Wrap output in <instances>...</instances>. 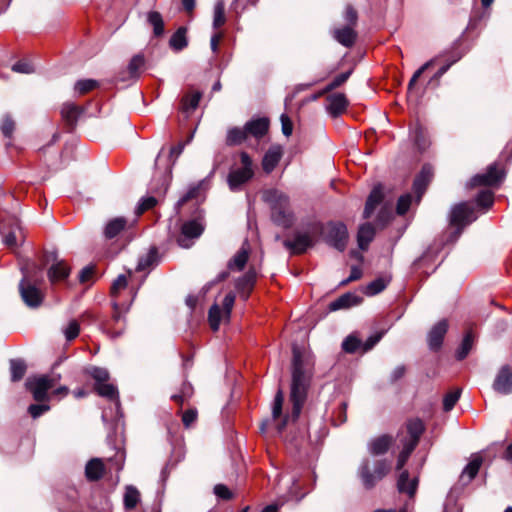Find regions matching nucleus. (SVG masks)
I'll use <instances>...</instances> for the list:
<instances>
[{"mask_svg": "<svg viewBox=\"0 0 512 512\" xmlns=\"http://www.w3.org/2000/svg\"><path fill=\"white\" fill-rule=\"evenodd\" d=\"M312 363L308 355H305L297 346H293L292 383L290 401L292 402V416L297 419L306 401L310 386Z\"/></svg>", "mask_w": 512, "mask_h": 512, "instance_id": "obj_1", "label": "nucleus"}, {"mask_svg": "<svg viewBox=\"0 0 512 512\" xmlns=\"http://www.w3.org/2000/svg\"><path fill=\"white\" fill-rule=\"evenodd\" d=\"M263 199L272 210V219L279 225L289 226L292 223V212L288 196L276 189H270L264 192Z\"/></svg>", "mask_w": 512, "mask_h": 512, "instance_id": "obj_2", "label": "nucleus"}, {"mask_svg": "<svg viewBox=\"0 0 512 512\" xmlns=\"http://www.w3.org/2000/svg\"><path fill=\"white\" fill-rule=\"evenodd\" d=\"M240 164V167L232 168L228 174L227 182L231 191L240 190L254 176L253 161L248 153H240Z\"/></svg>", "mask_w": 512, "mask_h": 512, "instance_id": "obj_3", "label": "nucleus"}, {"mask_svg": "<svg viewBox=\"0 0 512 512\" xmlns=\"http://www.w3.org/2000/svg\"><path fill=\"white\" fill-rule=\"evenodd\" d=\"M234 302L235 295L233 293H228L224 297L221 307L216 303L210 307L208 320L213 331H217L222 322L228 321L230 319Z\"/></svg>", "mask_w": 512, "mask_h": 512, "instance_id": "obj_4", "label": "nucleus"}, {"mask_svg": "<svg viewBox=\"0 0 512 512\" xmlns=\"http://www.w3.org/2000/svg\"><path fill=\"white\" fill-rule=\"evenodd\" d=\"M59 379L60 375L55 377L42 375L39 377L28 378L26 381V387L32 393L34 400L41 402L49 399L48 391L55 386Z\"/></svg>", "mask_w": 512, "mask_h": 512, "instance_id": "obj_5", "label": "nucleus"}, {"mask_svg": "<svg viewBox=\"0 0 512 512\" xmlns=\"http://www.w3.org/2000/svg\"><path fill=\"white\" fill-rule=\"evenodd\" d=\"M390 471V465L386 461H378L375 464L374 472L369 469V462L363 461L360 466L359 474L364 486L368 489L375 486L376 482L385 477Z\"/></svg>", "mask_w": 512, "mask_h": 512, "instance_id": "obj_6", "label": "nucleus"}, {"mask_svg": "<svg viewBox=\"0 0 512 512\" xmlns=\"http://www.w3.org/2000/svg\"><path fill=\"white\" fill-rule=\"evenodd\" d=\"M19 291L22 300L27 306L35 308L41 305L44 295L42 291L31 282L27 275L21 280Z\"/></svg>", "mask_w": 512, "mask_h": 512, "instance_id": "obj_7", "label": "nucleus"}, {"mask_svg": "<svg viewBox=\"0 0 512 512\" xmlns=\"http://www.w3.org/2000/svg\"><path fill=\"white\" fill-rule=\"evenodd\" d=\"M475 219L474 211L467 203L455 205L450 213V224L458 228V233Z\"/></svg>", "mask_w": 512, "mask_h": 512, "instance_id": "obj_8", "label": "nucleus"}, {"mask_svg": "<svg viewBox=\"0 0 512 512\" xmlns=\"http://www.w3.org/2000/svg\"><path fill=\"white\" fill-rule=\"evenodd\" d=\"M505 177L504 170L497 164H491L488 166L487 171L483 174L475 175L470 185L474 186H495L498 185Z\"/></svg>", "mask_w": 512, "mask_h": 512, "instance_id": "obj_9", "label": "nucleus"}, {"mask_svg": "<svg viewBox=\"0 0 512 512\" xmlns=\"http://www.w3.org/2000/svg\"><path fill=\"white\" fill-rule=\"evenodd\" d=\"M327 241L339 251H343L348 240V231L343 223H333L328 226Z\"/></svg>", "mask_w": 512, "mask_h": 512, "instance_id": "obj_10", "label": "nucleus"}, {"mask_svg": "<svg viewBox=\"0 0 512 512\" xmlns=\"http://www.w3.org/2000/svg\"><path fill=\"white\" fill-rule=\"evenodd\" d=\"M493 388L496 392L500 394H510L512 393V369L505 365L503 366L493 383Z\"/></svg>", "mask_w": 512, "mask_h": 512, "instance_id": "obj_11", "label": "nucleus"}, {"mask_svg": "<svg viewBox=\"0 0 512 512\" xmlns=\"http://www.w3.org/2000/svg\"><path fill=\"white\" fill-rule=\"evenodd\" d=\"M204 230L203 225L197 220H191L183 224L182 235L183 238L178 239V243L181 247L188 248L190 246L187 243V239H193L199 237Z\"/></svg>", "mask_w": 512, "mask_h": 512, "instance_id": "obj_12", "label": "nucleus"}, {"mask_svg": "<svg viewBox=\"0 0 512 512\" xmlns=\"http://www.w3.org/2000/svg\"><path fill=\"white\" fill-rule=\"evenodd\" d=\"M447 330L448 323L446 320L439 321L431 328L428 334V345L430 349L437 350L441 347Z\"/></svg>", "mask_w": 512, "mask_h": 512, "instance_id": "obj_13", "label": "nucleus"}, {"mask_svg": "<svg viewBox=\"0 0 512 512\" xmlns=\"http://www.w3.org/2000/svg\"><path fill=\"white\" fill-rule=\"evenodd\" d=\"M250 255V245L244 241L239 251L228 262V268L232 271H241L244 269Z\"/></svg>", "mask_w": 512, "mask_h": 512, "instance_id": "obj_14", "label": "nucleus"}, {"mask_svg": "<svg viewBox=\"0 0 512 512\" xmlns=\"http://www.w3.org/2000/svg\"><path fill=\"white\" fill-rule=\"evenodd\" d=\"M348 105L346 96L342 93L331 94L327 97V110L328 112L336 117L345 111Z\"/></svg>", "mask_w": 512, "mask_h": 512, "instance_id": "obj_15", "label": "nucleus"}, {"mask_svg": "<svg viewBox=\"0 0 512 512\" xmlns=\"http://www.w3.org/2000/svg\"><path fill=\"white\" fill-rule=\"evenodd\" d=\"M282 149L280 146H272L265 153L262 160V167L266 173H271L282 158Z\"/></svg>", "mask_w": 512, "mask_h": 512, "instance_id": "obj_16", "label": "nucleus"}, {"mask_svg": "<svg viewBox=\"0 0 512 512\" xmlns=\"http://www.w3.org/2000/svg\"><path fill=\"white\" fill-rule=\"evenodd\" d=\"M256 272L249 269L236 283V288L242 298L247 299L256 281Z\"/></svg>", "mask_w": 512, "mask_h": 512, "instance_id": "obj_17", "label": "nucleus"}, {"mask_svg": "<svg viewBox=\"0 0 512 512\" xmlns=\"http://www.w3.org/2000/svg\"><path fill=\"white\" fill-rule=\"evenodd\" d=\"M334 39L345 47H351L357 37V33L352 26H344L342 28H337L333 31Z\"/></svg>", "mask_w": 512, "mask_h": 512, "instance_id": "obj_18", "label": "nucleus"}, {"mask_svg": "<svg viewBox=\"0 0 512 512\" xmlns=\"http://www.w3.org/2000/svg\"><path fill=\"white\" fill-rule=\"evenodd\" d=\"M432 169L429 166H424L420 172V174L415 178L413 183V189L415 193L417 194L418 201L420 200L421 196L425 192L429 182L432 178Z\"/></svg>", "mask_w": 512, "mask_h": 512, "instance_id": "obj_19", "label": "nucleus"}, {"mask_svg": "<svg viewBox=\"0 0 512 512\" xmlns=\"http://www.w3.org/2000/svg\"><path fill=\"white\" fill-rule=\"evenodd\" d=\"M284 245L293 253L301 254L312 245V240L308 234H298L293 240H286Z\"/></svg>", "mask_w": 512, "mask_h": 512, "instance_id": "obj_20", "label": "nucleus"}, {"mask_svg": "<svg viewBox=\"0 0 512 512\" xmlns=\"http://www.w3.org/2000/svg\"><path fill=\"white\" fill-rule=\"evenodd\" d=\"M105 472V465L100 458H93L86 464L85 475L90 481H97L102 478Z\"/></svg>", "mask_w": 512, "mask_h": 512, "instance_id": "obj_21", "label": "nucleus"}, {"mask_svg": "<svg viewBox=\"0 0 512 512\" xmlns=\"http://www.w3.org/2000/svg\"><path fill=\"white\" fill-rule=\"evenodd\" d=\"M247 134L255 138L263 137L269 128V121L267 118H257L245 124Z\"/></svg>", "mask_w": 512, "mask_h": 512, "instance_id": "obj_22", "label": "nucleus"}, {"mask_svg": "<svg viewBox=\"0 0 512 512\" xmlns=\"http://www.w3.org/2000/svg\"><path fill=\"white\" fill-rule=\"evenodd\" d=\"M392 443V438L382 435L372 439L368 444V450L372 455H381L387 452Z\"/></svg>", "mask_w": 512, "mask_h": 512, "instance_id": "obj_23", "label": "nucleus"}, {"mask_svg": "<svg viewBox=\"0 0 512 512\" xmlns=\"http://www.w3.org/2000/svg\"><path fill=\"white\" fill-rule=\"evenodd\" d=\"M418 485L417 478L409 479L408 471L404 470L401 472L397 487L401 493H407L409 496H413L416 492Z\"/></svg>", "mask_w": 512, "mask_h": 512, "instance_id": "obj_24", "label": "nucleus"}, {"mask_svg": "<svg viewBox=\"0 0 512 512\" xmlns=\"http://www.w3.org/2000/svg\"><path fill=\"white\" fill-rule=\"evenodd\" d=\"M383 200V191L380 186L374 187L371 191L365 205L363 216L364 218H369L377 205H379Z\"/></svg>", "mask_w": 512, "mask_h": 512, "instance_id": "obj_25", "label": "nucleus"}, {"mask_svg": "<svg viewBox=\"0 0 512 512\" xmlns=\"http://www.w3.org/2000/svg\"><path fill=\"white\" fill-rule=\"evenodd\" d=\"M375 236V230L370 223L362 224L357 234L358 246L362 250H366L370 242Z\"/></svg>", "mask_w": 512, "mask_h": 512, "instance_id": "obj_26", "label": "nucleus"}, {"mask_svg": "<svg viewBox=\"0 0 512 512\" xmlns=\"http://www.w3.org/2000/svg\"><path fill=\"white\" fill-rule=\"evenodd\" d=\"M48 278L51 283L64 280L69 275V268L64 261H57L48 270Z\"/></svg>", "mask_w": 512, "mask_h": 512, "instance_id": "obj_27", "label": "nucleus"}, {"mask_svg": "<svg viewBox=\"0 0 512 512\" xmlns=\"http://www.w3.org/2000/svg\"><path fill=\"white\" fill-rule=\"evenodd\" d=\"M248 137L246 127H232L228 129L226 135V144L228 146H237L241 145L246 141Z\"/></svg>", "mask_w": 512, "mask_h": 512, "instance_id": "obj_28", "label": "nucleus"}, {"mask_svg": "<svg viewBox=\"0 0 512 512\" xmlns=\"http://www.w3.org/2000/svg\"><path fill=\"white\" fill-rule=\"evenodd\" d=\"M127 221L123 217H117L110 220L104 229V235L107 239L116 237L121 231L125 229Z\"/></svg>", "mask_w": 512, "mask_h": 512, "instance_id": "obj_29", "label": "nucleus"}, {"mask_svg": "<svg viewBox=\"0 0 512 512\" xmlns=\"http://www.w3.org/2000/svg\"><path fill=\"white\" fill-rule=\"evenodd\" d=\"M145 64V59L142 54L135 55L129 62L127 67L128 77H122V80H126L128 78L135 79L138 78Z\"/></svg>", "mask_w": 512, "mask_h": 512, "instance_id": "obj_30", "label": "nucleus"}, {"mask_svg": "<svg viewBox=\"0 0 512 512\" xmlns=\"http://www.w3.org/2000/svg\"><path fill=\"white\" fill-rule=\"evenodd\" d=\"M359 303V297L350 293L344 294L331 302L329 308L331 311H336L343 308H348Z\"/></svg>", "mask_w": 512, "mask_h": 512, "instance_id": "obj_31", "label": "nucleus"}, {"mask_svg": "<svg viewBox=\"0 0 512 512\" xmlns=\"http://www.w3.org/2000/svg\"><path fill=\"white\" fill-rule=\"evenodd\" d=\"M186 32L187 30L185 27H180L171 36L169 40V45L174 51H181L187 47L188 41L186 37Z\"/></svg>", "mask_w": 512, "mask_h": 512, "instance_id": "obj_32", "label": "nucleus"}, {"mask_svg": "<svg viewBox=\"0 0 512 512\" xmlns=\"http://www.w3.org/2000/svg\"><path fill=\"white\" fill-rule=\"evenodd\" d=\"M202 97V94L199 91H192L185 95L182 99L181 109L185 113H190L194 111Z\"/></svg>", "mask_w": 512, "mask_h": 512, "instance_id": "obj_33", "label": "nucleus"}, {"mask_svg": "<svg viewBox=\"0 0 512 512\" xmlns=\"http://www.w3.org/2000/svg\"><path fill=\"white\" fill-rule=\"evenodd\" d=\"M148 23L153 27V33L156 37L164 33V21L161 14L157 11H151L147 15Z\"/></svg>", "mask_w": 512, "mask_h": 512, "instance_id": "obj_34", "label": "nucleus"}, {"mask_svg": "<svg viewBox=\"0 0 512 512\" xmlns=\"http://www.w3.org/2000/svg\"><path fill=\"white\" fill-rule=\"evenodd\" d=\"M80 113L81 108L74 104H65L61 109L62 117L69 125H74L76 123Z\"/></svg>", "mask_w": 512, "mask_h": 512, "instance_id": "obj_35", "label": "nucleus"}, {"mask_svg": "<svg viewBox=\"0 0 512 512\" xmlns=\"http://www.w3.org/2000/svg\"><path fill=\"white\" fill-rule=\"evenodd\" d=\"M2 234H3V241H4L5 245L8 246L9 248L16 247L18 245L19 239L22 240V238H23L22 230L18 225H15L7 233L2 232Z\"/></svg>", "mask_w": 512, "mask_h": 512, "instance_id": "obj_36", "label": "nucleus"}, {"mask_svg": "<svg viewBox=\"0 0 512 512\" xmlns=\"http://www.w3.org/2000/svg\"><path fill=\"white\" fill-rule=\"evenodd\" d=\"M482 465V458L480 456H474L471 461L466 465L463 470L462 478L467 477L468 481H471L477 475Z\"/></svg>", "mask_w": 512, "mask_h": 512, "instance_id": "obj_37", "label": "nucleus"}, {"mask_svg": "<svg viewBox=\"0 0 512 512\" xmlns=\"http://www.w3.org/2000/svg\"><path fill=\"white\" fill-rule=\"evenodd\" d=\"M140 500V493L134 486H127L124 494V506L133 509Z\"/></svg>", "mask_w": 512, "mask_h": 512, "instance_id": "obj_38", "label": "nucleus"}, {"mask_svg": "<svg viewBox=\"0 0 512 512\" xmlns=\"http://www.w3.org/2000/svg\"><path fill=\"white\" fill-rule=\"evenodd\" d=\"M389 281V278H377L366 286L365 293L369 296L376 295L387 287Z\"/></svg>", "mask_w": 512, "mask_h": 512, "instance_id": "obj_39", "label": "nucleus"}, {"mask_svg": "<svg viewBox=\"0 0 512 512\" xmlns=\"http://www.w3.org/2000/svg\"><path fill=\"white\" fill-rule=\"evenodd\" d=\"M474 341V336L472 332H467L463 338L461 346L456 352V357L458 360H463L470 352Z\"/></svg>", "mask_w": 512, "mask_h": 512, "instance_id": "obj_40", "label": "nucleus"}, {"mask_svg": "<svg viewBox=\"0 0 512 512\" xmlns=\"http://www.w3.org/2000/svg\"><path fill=\"white\" fill-rule=\"evenodd\" d=\"M95 390L100 396L109 399H115L118 396L116 387L113 384L108 383V381L104 383L95 384Z\"/></svg>", "mask_w": 512, "mask_h": 512, "instance_id": "obj_41", "label": "nucleus"}, {"mask_svg": "<svg viewBox=\"0 0 512 512\" xmlns=\"http://www.w3.org/2000/svg\"><path fill=\"white\" fill-rule=\"evenodd\" d=\"M424 431V425L420 419H412L407 423V432L410 439L419 441Z\"/></svg>", "mask_w": 512, "mask_h": 512, "instance_id": "obj_42", "label": "nucleus"}, {"mask_svg": "<svg viewBox=\"0 0 512 512\" xmlns=\"http://www.w3.org/2000/svg\"><path fill=\"white\" fill-rule=\"evenodd\" d=\"M225 4L223 0H218L214 6V17H213V26L214 28H219L225 24Z\"/></svg>", "mask_w": 512, "mask_h": 512, "instance_id": "obj_43", "label": "nucleus"}, {"mask_svg": "<svg viewBox=\"0 0 512 512\" xmlns=\"http://www.w3.org/2000/svg\"><path fill=\"white\" fill-rule=\"evenodd\" d=\"M10 371L12 381H19L26 372V365L22 360L13 359L10 361Z\"/></svg>", "mask_w": 512, "mask_h": 512, "instance_id": "obj_44", "label": "nucleus"}, {"mask_svg": "<svg viewBox=\"0 0 512 512\" xmlns=\"http://www.w3.org/2000/svg\"><path fill=\"white\" fill-rule=\"evenodd\" d=\"M157 260V249L151 248L147 254L140 258L137 264V270L143 271L155 264Z\"/></svg>", "mask_w": 512, "mask_h": 512, "instance_id": "obj_45", "label": "nucleus"}, {"mask_svg": "<svg viewBox=\"0 0 512 512\" xmlns=\"http://www.w3.org/2000/svg\"><path fill=\"white\" fill-rule=\"evenodd\" d=\"M411 136L419 149H425L428 145L425 130L417 124L411 131Z\"/></svg>", "mask_w": 512, "mask_h": 512, "instance_id": "obj_46", "label": "nucleus"}, {"mask_svg": "<svg viewBox=\"0 0 512 512\" xmlns=\"http://www.w3.org/2000/svg\"><path fill=\"white\" fill-rule=\"evenodd\" d=\"M98 86V82L93 79H83L79 80L75 83L74 89L75 92L83 95L89 91H92Z\"/></svg>", "mask_w": 512, "mask_h": 512, "instance_id": "obj_47", "label": "nucleus"}, {"mask_svg": "<svg viewBox=\"0 0 512 512\" xmlns=\"http://www.w3.org/2000/svg\"><path fill=\"white\" fill-rule=\"evenodd\" d=\"M461 395V389H455L447 393L443 398V409L448 412L453 409Z\"/></svg>", "mask_w": 512, "mask_h": 512, "instance_id": "obj_48", "label": "nucleus"}, {"mask_svg": "<svg viewBox=\"0 0 512 512\" xmlns=\"http://www.w3.org/2000/svg\"><path fill=\"white\" fill-rule=\"evenodd\" d=\"M494 202V193L489 190L481 191L477 196V204L483 208H490Z\"/></svg>", "mask_w": 512, "mask_h": 512, "instance_id": "obj_49", "label": "nucleus"}, {"mask_svg": "<svg viewBox=\"0 0 512 512\" xmlns=\"http://www.w3.org/2000/svg\"><path fill=\"white\" fill-rule=\"evenodd\" d=\"M361 346V341L354 336H348L342 343L343 350L348 353L356 352Z\"/></svg>", "mask_w": 512, "mask_h": 512, "instance_id": "obj_50", "label": "nucleus"}, {"mask_svg": "<svg viewBox=\"0 0 512 512\" xmlns=\"http://www.w3.org/2000/svg\"><path fill=\"white\" fill-rule=\"evenodd\" d=\"M80 331L79 323L76 320H71L66 328L63 330L65 338L68 341L75 339Z\"/></svg>", "mask_w": 512, "mask_h": 512, "instance_id": "obj_51", "label": "nucleus"}, {"mask_svg": "<svg viewBox=\"0 0 512 512\" xmlns=\"http://www.w3.org/2000/svg\"><path fill=\"white\" fill-rule=\"evenodd\" d=\"M157 199L153 196L142 198L139 205L137 206L136 213L138 215L153 208L157 204Z\"/></svg>", "mask_w": 512, "mask_h": 512, "instance_id": "obj_52", "label": "nucleus"}, {"mask_svg": "<svg viewBox=\"0 0 512 512\" xmlns=\"http://www.w3.org/2000/svg\"><path fill=\"white\" fill-rule=\"evenodd\" d=\"M351 75V71H347L344 73H341L340 75L336 76L331 83H329L326 88L325 92H329L331 90L336 89L337 87L341 86L343 83H345L348 78Z\"/></svg>", "mask_w": 512, "mask_h": 512, "instance_id": "obj_53", "label": "nucleus"}, {"mask_svg": "<svg viewBox=\"0 0 512 512\" xmlns=\"http://www.w3.org/2000/svg\"><path fill=\"white\" fill-rule=\"evenodd\" d=\"M412 202V197L410 194L402 195L397 202V213L399 215L405 214Z\"/></svg>", "mask_w": 512, "mask_h": 512, "instance_id": "obj_54", "label": "nucleus"}, {"mask_svg": "<svg viewBox=\"0 0 512 512\" xmlns=\"http://www.w3.org/2000/svg\"><path fill=\"white\" fill-rule=\"evenodd\" d=\"M344 19L347 22V26L355 27L358 20V14L354 7L351 5L346 6L344 10Z\"/></svg>", "mask_w": 512, "mask_h": 512, "instance_id": "obj_55", "label": "nucleus"}, {"mask_svg": "<svg viewBox=\"0 0 512 512\" xmlns=\"http://www.w3.org/2000/svg\"><path fill=\"white\" fill-rule=\"evenodd\" d=\"M284 397L281 390L277 392L274 398L273 407H272V416L274 419L278 418L282 412Z\"/></svg>", "mask_w": 512, "mask_h": 512, "instance_id": "obj_56", "label": "nucleus"}, {"mask_svg": "<svg viewBox=\"0 0 512 512\" xmlns=\"http://www.w3.org/2000/svg\"><path fill=\"white\" fill-rule=\"evenodd\" d=\"M91 376L94 378V380L96 382L95 384L104 383L109 380V373L104 368H98V367L93 368L91 371Z\"/></svg>", "mask_w": 512, "mask_h": 512, "instance_id": "obj_57", "label": "nucleus"}, {"mask_svg": "<svg viewBox=\"0 0 512 512\" xmlns=\"http://www.w3.org/2000/svg\"><path fill=\"white\" fill-rule=\"evenodd\" d=\"M127 277L125 275H119L117 279L113 282L111 287L112 296L116 297V295L127 286Z\"/></svg>", "mask_w": 512, "mask_h": 512, "instance_id": "obj_58", "label": "nucleus"}, {"mask_svg": "<svg viewBox=\"0 0 512 512\" xmlns=\"http://www.w3.org/2000/svg\"><path fill=\"white\" fill-rule=\"evenodd\" d=\"M12 70L17 73L31 74L34 72V67L27 61H18L12 66Z\"/></svg>", "mask_w": 512, "mask_h": 512, "instance_id": "obj_59", "label": "nucleus"}, {"mask_svg": "<svg viewBox=\"0 0 512 512\" xmlns=\"http://www.w3.org/2000/svg\"><path fill=\"white\" fill-rule=\"evenodd\" d=\"M49 409L50 407L46 404H31L28 407V412L32 416V418L36 419L45 412H47Z\"/></svg>", "mask_w": 512, "mask_h": 512, "instance_id": "obj_60", "label": "nucleus"}, {"mask_svg": "<svg viewBox=\"0 0 512 512\" xmlns=\"http://www.w3.org/2000/svg\"><path fill=\"white\" fill-rule=\"evenodd\" d=\"M384 331L377 332L374 335L370 336L363 344V351L366 352L372 349L383 337Z\"/></svg>", "mask_w": 512, "mask_h": 512, "instance_id": "obj_61", "label": "nucleus"}, {"mask_svg": "<svg viewBox=\"0 0 512 512\" xmlns=\"http://www.w3.org/2000/svg\"><path fill=\"white\" fill-rule=\"evenodd\" d=\"M192 395V387L190 384L184 383L182 385L181 394L172 395V399L177 403L182 404L184 398L190 397Z\"/></svg>", "mask_w": 512, "mask_h": 512, "instance_id": "obj_62", "label": "nucleus"}, {"mask_svg": "<svg viewBox=\"0 0 512 512\" xmlns=\"http://www.w3.org/2000/svg\"><path fill=\"white\" fill-rule=\"evenodd\" d=\"M15 128V123L10 117H5L1 124V131L4 136L11 137Z\"/></svg>", "mask_w": 512, "mask_h": 512, "instance_id": "obj_63", "label": "nucleus"}, {"mask_svg": "<svg viewBox=\"0 0 512 512\" xmlns=\"http://www.w3.org/2000/svg\"><path fill=\"white\" fill-rule=\"evenodd\" d=\"M282 132L285 136H290L292 134L293 125L290 118L286 114H282L280 117Z\"/></svg>", "mask_w": 512, "mask_h": 512, "instance_id": "obj_64", "label": "nucleus"}]
</instances>
